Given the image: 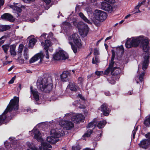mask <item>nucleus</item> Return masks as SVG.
Segmentation results:
<instances>
[{"mask_svg":"<svg viewBox=\"0 0 150 150\" xmlns=\"http://www.w3.org/2000/svg\"><path fill=\"white\" fill-rule=\"evenodd\" d=\"M139 44L140 47L144 52H145L142 63V69L144 71L147 68L149 64V59L150 57V54L148 52L150 48L149 39L142 35L127 38L125 46L127 48L137 47Z\"/></svg>","mask_w":150,"mask_h":150,"instance_id":"nucleus-1","label":"nucleus"},{"mask_svg":"<svg viewBox=\"0 0 150 150\" xmlns=\"http://www.w3.org/2000/svg\"><path fill=\"white\" fill-rule=\"evenodd\" d=\"M19 101V98L16 96L14 97L13 99L11 100L10 103L3 113L0 115V123L1 124L6 123L8 122L10 118L6 115L7 113L13 110H18Z\"/></svg>","mask_w":150,"mask_h":150,"instance_id":"nucleus-2","label":"nucleus"},{"mask_svg":"<svg viewBox=\"0 0 150 150\" xmlns=\"http://www.w3.org/2000/svg\"><path fill=\"white\" fill-rule=\"evenodd\" d=\"M37 85L39 89L45 92H49L52 90L53 86L51 77L39 78L37 81Z\"/></svg>","mask_w":150,"mask_h":150,"instance_id":"nucleus-3","label":"nucleus"},{"mask_svg":"<svg viewBox=\"0 0 150 150\" xmlns=\"http://www.w3.org/2000/svg\"><path fill=\"white\" fill-rule=\"evenodd\" d=\"M64 133L61 129H52L50 131V136L47 137V141L50 143L54 144L58 141V138L64 135Z\"/></svg>","mask_w":150,"mask_h":150,"instance_id":"nucleus-4","label":"nucleus"},{"mask_svg":"<svg viewBox=\"0 0 150 150\" xmlns=\"http://www.w3.org/2000/svg\"><path fill=\"white\" fill-rule=\"evenodd\" d=\"M73 24L78 28L80 34L82 37H84L87 35L88 27L87 24L82 22H80L78 23L76 22H74Z\"/></svg>","mask_w":150,"mask_h":150,"instance_id":"nucleus-5","label":"nucleus"},{"mask_svg":"<svg viewBox=\"0 0 150 150\" xmlns=\"http://www.w3.org/2000/svg\"><path fill=\"white\" fill-rule=\"evenodd\" d=\"M64 119L67 120L71 119L75 123H77L82 121L84 118V116L80 114L73 113L70 112L66 114L64 117Z\"/></svg>","mask_w":150,"mask_h":150,"instance_id":"nucleus-6","label":"nucleus"},{"mask_svg":"<svg viewBox=\"0 0 150 150\" xmlns=\"http://www.w3.org/2000/svg\"><path fill=\"white\" fill-rule=\"evenodd\" d=\"M93 16L96 20L100 22H102L107 18V15L105 12L96 9L94 11Z\"/></svg>","mask_w":150,"mask_h":150,"instance_id":"nucleus-7","label":"nucleus"},{"mask_svg":"<svg viewBox=\"0 0 150 150\" xmlns=\"http://www.w3.org/2000/svg\"><path fill=\"white\" fill-rule=\"evenodd\" d=\"M54 60H65L68 58V54L61 48H59L56 50L55 53L53 55Z\"/></svg>","mask_w":150,"mask_h":150,"instance_id":"nucleus-8","label":"nucleus"},{"mask_svg":"<svg viewBox=\"0 0 150 150\" xmlns=\"http://www.w3.org/2000/svg\"><path fill=\"white\" fill-rule=\"evenodd\" d=\"M27 146L32 150H51L48 149L50 148L51 146L50 144L42 142L41 144V146L39 149L37 148L32 142H28L26 143Z\"/></svg>","mask_w":150,"mask_h":150,"instance_id":"nucleus-9","label":"nucleus"},{"mask_svg":"<svg viewBox=\"0 0 150 150\" xmlns=\"http://www.w3.org/2000/svg\"><path fill=\"white\" fill-rule=\"evenodd\" d=\"M68 40L69 43L70 45L73 44V42H74L78 47L81 46V40L79 36L76 33L72 34L71 35L69 36Z\"/></svg>","mask_w":150,"mask_h":150,"instance_id":"nucleus-10","label":"nucleus"},{"mask_svg":"<svg viewBox=\"0 0 150 150\" xmlns=\"http://www.w3.org/2000/svg\"><path fill=\"white\" fill-rule=\"evenodd\" d=\"M41 45L44 49L45 50V54H46V58L47 59L49 58L48 52L49 50L50 52L53 51V48L51 47V43L50 41L48 40H45V42H42L41 43Z\"/></svg>","mask_w":150,"mask_h":150,"instance_id":"nucleus-11","label":"nucleus"},{"mask_svg":"<svg viewBox=\"0 0 150 150\" xmlns=\"http://www.w3.org/2000/svg\"><path fill=\"white\" fill-rule=\"evenodd\" d=\"M100 8L101 9L110 13H112L114 10V6L105 1L101 2Z\"/></svg>","mask_w":150,"mask_h":150,"instance_id":"nucleus-12","label":"nucleus"},{"mask_svg":"<svg viewBox=\"0 0 150 150\" xmlns=\"http://www.w3.org/2000/svg\"><path fill=\"white\" fill-rule=\"evenodd\" d=\"M32 133H33V134L34 135V138L37 139L38 141H40L43 142L42 139V135L41 133L39 131V130L37 129V127H35L31 131L29 132V133L30 134H31L32 135ZM46 143H47L46 142H45Z\"/></svg>","mask_w":150,"mask_h":150,"instance_id":"nucleus-13","label":"nucleus"},{"mask_svg":"<svg viewBox=\"0 0 150 150\" xmlns=\"http://www.w3.org/2000/svg\"><path fill=\"white\" fill-rule=\"evenodd\" d=\"M60 125L67 130L70 129L74 127L73 123L70 121L66 120H62L59 122Z\"/></svg>","mask_w":150,"mask_h":150,"instance_id":"nucleus-14","label":"nucleus"},{"mask_svg":"<svg viewBox=\"0 0 150 150\" xmlns=\"http://www.w3.org/2000/svg\"><path fill=\"white\" fill-rule=\"evenodd\" d=\"M146 138L148 139H145L141 141L139 144V146L141 148L146 149L149 144L150 142V133H148L145 135Z\"/></svg>","mask_w":150,"mask_h":150,"instance_id":"nucleus-15","label":"nucleus"},{"mask_svg":"<svg viewBox=\"0 0 150 150\" xmlns=\"http://www.w3.org/2000/svg\"><path fill=\"white\" fill-rule=\"evenodd\" d=\"M111 67L110 68L109 66L104 72V74L105 75L108 74L109 73L110 70L111 71L112 74L117 75L120 73L121 70L119 67Z\"/></svg>","mask_w":150,"mask_h":150,"instance_id":"nucleus-16","label":"nucleus"},{"mask_svg":"<svg viewBox=\"0 0 150 150\" xmlns=\"http://www.w3.org/2000/svg\"><path fill=\"white\" fill-rule=\"evenodd\" d=\"M44 57V55L42 52L36 54L30 60V63H33L40 59L39 63H41Z\"/></svg>","mask_w":150,"mask_h":150,"instance_id":"nucleus-17","label":"nucleus"},{"mask_svg":"<svg viewBox=\"0 0 150 150\" xmlns=\"http://www.w3.org/2000/svg\"><path fill=\"white\" fill-rule=\"evenodd\" d=\"M25 6L21 5L18 3L15 4V3H14V5L10 6V7L11 8L19 13H20L21 11V8H25Z\"/></svg>","mask_w":150,"mask_h":150,"instance_id":"nucleus-18","label":"nucleus"},{"mask_svg":"<svg viewBox=\"0 0 150 150\" xmlns=\"http://www.w3.org/2000/svg\"><path fill=\"white\" fill-rule=\"evenodd\" d=\"M101 111L103 112L104 115L107 116L110 112V110L108 108V106L105 104L102 105L100 107Z\"/></svg>","mask_w":150,"mask_h":150,"instance_id":"nucleus-19","label":"nucleus"},{"mask_svg":"<svg viewBox=\"0 0 150 150\" xmlns=\"http://www.w3.org/2000/svg\"><path fill=\"white\" fill-rule=\"evenodd\" d=\"M70 75L69 72L67 71H64L61 75V78L63 81H67L69 79V76Z\"/></svg>","mask_w":150,"mask_h":150,"instance_id":"nucleus-20","label":"nucleus"},{"mask_svg":"<svg viewBox=\"0 0 150 150\" xmlns=\"http://www.w3.org/2000/svg\"><path fill=\"white\" fill-rule=\"evenodd\" d=\"M2 19L7 20L10 21H12L14 20L13 17L10 14L5 13L1 16Z\"/></svg>","mask_w":150,"mask_h":150,"instance_id":"nucleus-21","label":"nucleus"},{"mask_svg":"<svg viewBox=\"0 0 150 150\" xmlns=\"http://www.w3.org/2000/svg\"><path fill=\"white\" fill-rule=\"evenodd\" d=\"M33 87L31 86L30 87L31 94L32 93L34 98L36 101H38L39 100V94L35 90H33Z\"/></svg>","mask_w":150,"mask_h":150,"instance_id":"nucleus-22","label":"nucleus"},{"mask_svg":"<svg viewBox=\"0 0 150 150\" xmlns=\"http://www.w3.org/2000/svg\"><path fill=\"white\" fill-rule=\"evenodd\" d=\"M71 27L70 23L67 22H64L61 25V27L62 29L64 30L66 32L67 30L69 29Z\"/></svg>","mask_w":150,"mask_h":150,"instance_id":"nucleus-23","label":"nucleus"},{"mask_svg":"<svg viewBox=\"0 0 150 150\" xmlns=\"http://www.w3.org/2000/svg\"><path fill=\"white\" fill-rule=\"evenodd\" d=\"M16 45H11L10 47V52L11 56H15L16 55V52L15 51Z\"/></svg>","mask_w":150,"mask_h":150,"instance_id":"nucleus-24","label":"nucleus"},{"mask_svg":"<svg viewBox=\"0 0 150 150\" xmlns=\"http://www.w3.org/2000/svg\"><path fill=\"white\" fill-rule=\"evenodd\" d=\"M79 16L81 17V18L85 22L87 23L90 24H91L92 22L90 21L81 12L79 13Z\"/></svg>","mask_w":150,"mask_h":150,"instance_id":"nucleus-25","label":"nucleus"},{"mask_svg":"<svg viewBox=\"0 0 150 150\" xmlns=\"http://www.w3.org/2000/svg\"><path fill=\"white\" fill-rule=\"evenodd\" d=\"M69 89L72 91H76V90L77 86L74 82H69L68 85Z\"/></svg>","mask_w":150,"mask_h":150,"instance_id":"nucleus-26","label":"nucleus"},{"mask_svg":"<svg viewBox=\"0 0 150 150\" xmlns=\"http://www.w3.org/2000/svg\"><path fill=\"white\" fill-rule=\"evenodd\" d=\"M115 54L114 50H112V57L111 60L109 64L110 68L111 67H113L114 65V59L115 57Z\"/></svg>","mask_w":150,"mask_h":150,"instance_id":"nucleus-27","label":"nucleus"},{"mask_svg":"<svg viewBox=\"0 0 150 150\" xmlns=\"http://www.w3.org/2000/svg\"><path fill=\"white\" fill-rule=\"evenodd\" d=\"M106 124V121L105 120L100 121L98 122L97 126L99 129L103 128Z\"/></svg>","mask_w":150,"mask_h":150,"instance_id":"nucleus-28","label":"nucleus"},{"mask_svg":"<svg viewBox=\"0 0 150 150\" xmlns=\"http://www.w3.org/2000/svg\"><path fill=\"white\" fill-rule=\"evenodd\" d=\"M146 1V0H143L142 2L139 3L136 6L135 9L137 11L135 12V13H137L140 12V11L139 9V8L142 5L144 4Z\"/></svg>","mask_w":150,"mask_h":150,"instance_id":"nucleus-29","label":"nucleus"},{"mask_svg":"<svg viewBox=\"0 0 150 150\" xmlns=\"http://www.w3.org/2000/svg\"><path fill=\"white\" fill-rule=\"evenodd\" d=\"M145 74V72L143 71L142 74L140 75L139 77L137 76L136 77L135 80L136 81L137 83H138V81H137L138 79H139V80L141 81V83H142V81L143 79V76Z\"/></svg>","mask_w":150,"mask_h":150,"instance_id":"nucleus-30","label":"nucleus"},{"mask_svg":"<svg viewBox=\"0 0 150 150\" xmlns=\"http://www.w3.org/2000/svg\"><path fill=\"white\" fill-rule=\"evenodd\" d=\"M10 27L9 25H0V32H3L9 29Z\"/></svg>","mask_w":150,"mask_h":150,"instance_id":"nucleus-31","label":"nucleus"},{"mask_svg":"<svg viewBox=\"0 0 150 150\" xmlns=\"http://www.w3.org/2000/svg\"><path fill=\"white\" fill-rule=\"evenodd\" d=\"M37 40L34 38L30 39L29 43V47L32 48L36 42Z\"/></svg>","mask_w":150,"mask_h":150,"instance_id":"nucleus-32","label":"nucleus"},{"mask_svg":"<svg viewBox=\"0 0 150 150\" xmlns=\"http://www.w3.org/2000/svg\"><path fill=\"white\" fill-rule=\"evenodd\" d=\"M23 56L25 60H27L29 58V54L28 53V49L26 48H25L24 51Z\"/></svg>","mask_w":150,"mask_h":150,"instance_id":"nucleus-33","label":"nucleus"},{"mask_svg":"<svg viewBox=\"0 0 150 150\" xmlns=\"http://www.w3.org/2000/svg\"><path fill=\"white\" fill-rule=\"evenodd\" d=\"M24 47V45L22 44H20L19 46L18 50L17 53L19 56H20L22 52Z\"/></svg>","mask_w":150,"mask_h":150,"instance_id":"nucleus-34","label":"nucleus"},{"mask_svg":"<svg viewBox=\"0 0 150 150\" xmlns=\"http://www.w3.org/2000/svg\"><path fill=\"white\" fill-rule=\"evenodd\" d=\"M96 120H94L93 121L90 122L86 126L87 128H89L92 127L94 126H96Z\"/></svg>","mask_w":150,"mask_h":150,"instance_id":"nucleus-35","label":"nucleus"},{"mask_svg":"<svg viewBox=\"0 0 150 150\" xmlns=\"http://www.w3.org/2000/svg\"><path fill=\"white\" fill-rule=\"evenodd\" d=\"M92 132V130L91 129H88L85 133L84 135L83 136V137H89Z\"/></svg>","mask_w":150,"mask_h":150,"instance_id":"nucleus-36","label":"nucleus"},{"mask_svg":"<svg viewBox=\"0 0 150 150\" xmlns=\"http://www.w3.org/2000/svg\"><path fill=\"white\" fill-rule=\"evenodd\" d=\"M100 62V60L98 57L96 56L94 58H93L92 59V62L93 64H96L97 63Z\"/></svg>","mask_w":150,"mask_h":150,"instance_id":"nucleus-37","label":"nucleus"},{"mask_svg":"<svg viewBox=\"0 0 150 150\" xmlns=\"http://www.w3.org/2000/svg\"><path fill=\"white\" fill-rule=\"evenodd\" d=\"M9 47H10L9 45L8 44L4 45L2 46L3 50L4 51V52L6 53H7V51L9 49Z\"/></svg>","mask_w":150,"mask_h":150,"instance_id":"nucleus-38","label":"nucleus"},{"mask_svg":"<svg viewBox=\"0 0 150 150\" xmlns=\"http://www.w3.org/2000/svg\"><path fill=\"white\" fill-rule=\"evenodd\" d=\"M4 145L5 149H4L1 148L0 149V150H12V148L11 146L10 147L9 146H8L6 142H4Z\"/></svg>","mask_w":150,"mask_h":150,"instance_id":"nucleus-39","label":"nucleus"},{"mask_svg":"<svg viewBox=\"0 0 150 150\" xmlns=\"http://www.w3.org/2000/svg\"><path fill=\"white\" fill-rule=\"evenodd\" d=\"M144 124L146 126L150 125V116L145 120Z\"/></svg>","mask_w":150,"mask_h":150,"instance_id":"nucleus-40","label":"nucleus"},{"mask_svg":"<svg viewBox=\"0 0 150 150\" xmlns=\"http://www.w3.org/2000/svg\"><path fill=\"white\" fill-rule=\"evenodd\" d=\"M84 81V79L82 77H79L78 79V83L80 84H82Z\"/></svg>","mask_w":150,"mask_h":150,"instance_id":"nucleus-41","label":"nucleus"},{"mask_svg":"<svg viewBox=\"0 0 150 150\" xmlns=\"http://www.w3.org/2000/svg\"><path fill=\"white\" fill-rule=\"evenodd\" d=\"M138 129V127H135V129L132 132V134L133 135V138L134 139L135 137V135L136 133V132Z\"/></svg>","mask_w":150,"mask_h":150,"instance_id":"nucleus-42","label":"nucleus"},{"mask_svg":"<svg viewBox=\"0 0 150 150\" xmlns=\"http://www.w3.org/2000/svg\"><path fill=\"white\" fill-rule=\"evenodd\" d=\"M71 48L74 53H76V52L77 51V48L74 45H73V44L71 45Z\"/></svg>","mask_w":150,"mask_h":150,"instance_id":"nucleus-43","label":"nucleus"},{"mask_svg":"<svg viewBox=\"0 0 150 150\" xmlns=\"http://www.w3.org/2000/svg\"><path fill=\"white\" fill-rule=\"evenodd\" d=\"M47 34L45 33H43L40 37V39L41 40H43L45 39L46 38V36Z\"/></svg>","mask_w":150,"mask_h":150,"instance_id":"nucleus-44","label":"nucleus"},{"mask_svg":"<svg viewBox=\"0 0 150 150\" xmlns=\"http://www.w3.org/2000/svg\"><path fill=\"white\" fill-rule=\"evenodd\" d=\"M86 10L88 13L91 14L93 13V11L92 9L90 8L87 7L86 8Z\"/></svg>","mask_w":150,"mask_h":150,"instance_id":"nucleus-45","label":"nucleus"},{"mask_svg":"<svg viewBox=\"0 0 150 150\" xmlns=\"http://www.w3.org/2000/svg\"><path fill=\"white\" fill-rule=\"evenodd\" d=\"M90 1L93 5L95 6H97V0H90Z\"/></svg>","mask_w":150,"mask_h":150,"instance_id":"nucleus-46","label":"nucleus"},{"mask_svg":"<svg viewBox=\"0 0 150 150\" xmlns=\"http://www.w3.org/2000/svg\"><path fill=\"white\" fill-rule=\"evenodd\" d=\"M5 38L6 37L5 36H2L1 38H0V45H1V44H2L4 42V41L5 40V39H4L3 40H2V39H3Z\"/></svg>","mask_w":150,"mask_h":150,"instance_id":"nucleus-47","label":"nucleus"},{"mask_svg":"<svg viewBox=\"0 0 150 150\" xmlns=\"http://www.w3.org/2000/svg\"><path fill=\"white\" fill-rule=\"evenodd\" d=\"M93 54L94 55H97L99 54L98 50L97 48L95 49L94 50Z\"/></svg>","mask_w":150,"mask_h":150,"instance_id":"nucleus-48","label":"nucleus"},{"mask_svg":"<svg viewBox=\"0 0 150 150\" xmlns=\"http://www.w3.org/2000/svg\"><path fill=\"white\" fill-rule=\"evenodd\" d=\"M16 78V76H15L11 79L10 81L8 82V83L9 84H12L14 82V81L15 80Z\"/></svg>","mask_w":150,"mask_h":150,"instance_id":"nucleus-49","label":"nucleus"},{"mask_svg":"<svg viewBox=\"0 0 150 150\" xmlns=\"http://www.w3.org/2000/svg\"><path fill=\"white\" fill-rule=\"evenodd\" d=\"M103 73V71H97L95 72L96 74L98 76L102 74Z\"/></svg>","mask_w":150,"mask_h":150,"instance_id":"nucleus-50","label":"nucleus"},{"mask_svg":"<svg viewBox=\"0 0 150 150\" xmlns=\"http://www.w3.org/2000/svg\"><path fill=\"white\" fill-rule=\"evenodd\" d=\"M72 150H79L80 149V148L78 146H74L72 147Z\"/></svg>","mask_w":150,"mask_h":150,"instance_id":"nucleus-51","label":"nucleus"},{"mask_svg":"<svg viewBox=\"0 0 150 150\" xmlns=\"http://www.w3.org/2000/svg\"><path fill=\"white\" fill-rule=\"evenodd\" d=\"M106 1L111 4H113L115 2V0H106Z\"/></svg>","mask_w":150,"mask_h":150,"instance_id":"nucleus-52","label":"nucleus"},{"mask_svg":"<svg viewBox=\"0 0 150 150\" xmlns=\"http://www.w3.org/2000/svg\"><path fill=\"white\" fill-rule=\"evenodd\" d=\"M21 57L20 56H19V58H21ZM18 61L20 63L23 64L24 63V60L23 59H19Z\"/></svg>","mask_w":150,"mask_h":150,"instance_id":"nucleus-53","label":"nucleus"},{"mask_svg":"<svg viewBox=\"0 0 150 150\" xmlns=\"http://www.w3.org/2000/svg\"><path fill=\"white\" fill-rule=\"evenodd\" d=\"M117 50H119L121 52H123V47L122 46H120L119 48H118Z\"/></svg>","mask_w":150,"mask_h":150,"instance_id":"nucleus-54","label":"nucleus"},{"mask_svg":"<svg viewBox=\"0 0 150 150\" xmlns=\"http://www.w3.org/2000/svg\"><path fill=\"white\" fill-rule=\"evenodd\" d=\"M15 138L13 137H10L9 138V139L10 141H11V143H13V141H15Z\"/></svg>","mask_w":150,"mask_h":150,"instance_id":"nucleus-55","label":"nucleus"},{"mask_svg":"<svg viewBox=\"0 0 150 150\" xmlns=\"http://www.w3.org/2000/svg\"><path fill=\"white\" fill-rule=\"evenodd\" d=\"M23 2L25 3H28L30 1H33L35 0H22Z\"/></svg>","mask_w":150,"mask_h":150,"instance_id":"nucleus-56","label":"nucleus"},{"mask_svg":"<svg viewBox=\"0 0 150 150\" xmlns=\"http://www.w3.org/2000/svg\"><path fill=\"white\" fill-rule=\"evenodd\" d=\"M109 81V83L112 84H115V81L114 80H112V81H111V80H110Z\"/></svg>","mask_w":150,"mask_h":150,"instance_id":"nucleus-57","label":"nucleus"},{"mask_svg":"<svg viewBox=\"0 0 150 150\" xmlns=\"http://www.w3.org/2000/svg\"><path fill=\"white\" fill-rule=\"evenodd\" d=\"M105 95L106 96H110V93L108 91H107L105 93Z\"/></svg>","mask_w":150,"mask_h":150,"instance_id":"nucleus-58","label":"nucleus"},{"mask_svg":"<svg viewBox=\"0 0 150 150\" xmlns=\"http://www.w3.org/2000/svg\"><path fill=\"white\" fill-rule=\"evenodd\" d=\"M45 2L46 3L49 4L51 2L50 0H42Z\"/></svg>","mask_w":150,"mask_h":150,"instance_id":"nucleus-59","label":"nucleus"},{"mask_svg":"<svg viewBox=\"0 0 150 150\" xmlns=\"http://www.w3.org/2000/svg\"><path fill=\"white\" fill-rule=\"evenodd\" d=\"M29 21L33 23L35 21V20L33 18H31L30 19Z\"/></svg>","mask_w":150,"mask_h":150,"instance_id":"nucleus-60","label":"nucleus"},{"mask_svg":"<svg viewBox=\"0 0 150 150\" xmlns=\"http://www.w3.org/2000/svg\"><path fill=\"white\" fill-rule=\"evenodd\" d=\"M14 67V66H12L10 68H9L8 69V71H11L13 69Z\"/></svg>","mask_w":150,"mask_h":150,"instance_id":"nucleus-61","label":"nucleus"},{"mask_svg":"<svg viewBox=\"0 0 150 150\" xmlns=\"http://www.w3.org/2000/svg\"><path fill=\"white\" fill-rule=\"evenodd\" d=\"M131 16V15L129 14H128V15H127L125 17V19H127V18L129 17L130 16Z\"/></svg>","mask_w":150,"mask_h":150,"instance_id":"nucleus-62","label":"nucleus"},{"mask_svg":"<svg viewBox=\"0 0 150 150\" xmlns=\"http://www.w3.org/2000/svg\"><path fill=\"white\" fill-rule=\"evenodd\" d=\"M112 38V36H109L108 37H107L105 39V41L108 40L110 39H111Z\"/></svg>","mask_w":150,"mask_h":150,"instance_id":"nucleus-63","label":"nucleus"},{"mask_svg":"<svg viewBox=\"0 0 150 150\" xmlns=\"http://www.w3.org/2000/svg\"><path fill=\"white\" fill-rule=\"evenodd\" d=\"M84 150H94L93 149H91L89 148H86Z\"/></svg>","mask_w":150,"mask_h":150,"instance_id":"nucleus-64","label":"nucleus"}]
</instances>
